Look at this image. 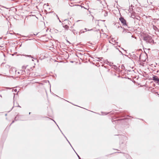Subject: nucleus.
I'll use <instances>...</instances> for the list:
<instances>
[{
	"label": "nucleus",
	"mask_w": 159,
	"mask_h": 159,
	"mask_svg": "<svg viewBox=\"0 0 159 159\" xmlns=\"http://www.w3.org/2000/svg\"><path fill=\"white\" fill-rule=\"evenodd\" d=\"M14 106H15V107H20L19 105H16L15 106V103H14Z\"/></svg>",
	"instance_id": "9b49d317"
},
{
	"label": "nucleus",
	"mask_w": 159,
	"mask_h": 159,
	"mask_svg": "<svg viewBox=\"0 0 159 159\" xmlns=\"http://www.w3.org/2000/svg\"><path fill=\"white\" fill-rule=\"evenodd\" d=\"M122 138L124 139H126L127 138L123 136Z\"/></svg>",
	"instance_id": "f8f14e48"
},
{
	"label": "nucleus",
	"mask_w": 159,
	"mask_h": 159,
	"mask_svg": "<svg viewBox=\"0 0 159 159\" xmlns=\"http://www.w3.org/2000/svg\"><path fill=\"white\" fill-rule=\"evenodd\" d=\"M152 79L154 81H157V83L159 84V78L157 76H153Z\"/></svg>",
	"instance_id": "7ed1b4c3"
},
{
	"label": "nucleus",
	"mask_w": 159,
	"mask_h": 159,
	"mask_svg": "<svg viewBox=\"0 0 159 159\" xmlns=\"http://www.w3.org/2000/svg\"><path fill=\"white\" fill-rule=\"evenodd\" d=\"M27 56L28 57H32L31 55H27Z\"/></svg>",
	"instance_id": "2eb2a0df"
},
{
	"label": "nucleus",
	"mask_w": 159,
	"mask_h": 159,
	"mask_svg": "<svg viewBox=\"0 0 159 159\" xmlns=\"http://www.w3.org/2000/svg\"><path fill=\"white\" fill-rule=\"evenodd\" d=\"M13 90H14V91L15 92H16L17 91V89H13Z\"/></svg>",
	"instance_id": "ddd939ff"
},
{
	"label": "nucleus",
	"mask_w": 159,
	"mask_h": 159,
	"mask_svg": "<svg viewBox=\"0 0 159 159\" xmlns=\"http://www.w3.org/2000/svg\"><path fill=\"white\" fill-rule=\"evenodd\" d=\"M125 53H127V52H126V51H125Z\"/></svg>",
	"instance_id": "aec40b11"
},
{
	"label": "nucleus",
	"mask_w": 159,
	"mask_h": 159,
	"mask_svg": "<svg viewBox=\"0 0 159 159\" xmlns=\"http://www.w3.org/2000/svg\"><path fill=\"white\" fill-rule=\"evenodd\" d=\"M132 37H133V35H132Z\"/></svg>",
	"instance_id": "a878e982"
},
{
	"label": "nucleus",
	"mask_w": 159,
	"mask_h": 159,
	"mask_svg": "<svg viewBox=\"0 0 159 159\" xmlns=\"http://www.w3.org/2000/svg\"><path fill=\"white\" fill-rule=\"evenodd\" d=\"M120 52L121 53V54L123 55H124L122 53V52H121V51H120Z\"/></svg>",
	"instance_id": "a211bd4d"
},
{
	"label": "nucleus",
	"mask_w": 159,
	"mask_h": 159,
	"mask_svg": "<svg viewBox=\"0 0 159 159\" xmlns=\"http://www.w3.org/2000/svg\"><path fill=\"white\" fill-rule=\"evenodd\" d=\"M67 141L70 144V142H69V141H68V140L66 139Z\"/></svg>",
	"instance_id": "6ab92c4d"
},
{
	"label": "nucleus",
	"mask_w": 159,
	"mask_h": 159,
	"mask_svg": "<svg viewBox=\"0 0 159 159\" xmlns=\"http://www.w3.org/2000/svg\"><path fill=\"white\" fill-rule=\"evenodd\" d=\"M14 122V120H13V121H12V123H11V125H11V124H12Z\"/></svg>",
	"instance_id": "dca6fc26"
},
{
	"label": "nucleus",
	"mask_w": 159,
	"mask_h": 159,
	"mask_svg": "<svg viewBox=\"0 0 159 159\" xmlns=\"http://www.w3.org/2000/svg\"><path fill=\"white\" fill-rule=\"evenodd\" d=\"M125 56H128L127 55H124Z\"/></svg>",
	"instance_id": "b1692460"
},
{
	"label": "nucleus",
	"mask_w": 159,
	"mask_h": 159,
	"mask_svg": "<svg viewBox=\"0 0 159 159\" xmlns=\"http://www.w3.org/2000/svg\"><path fill=\"white\" fill-rule=\"evenodd\" d=\"M85 30H87V29H86V28H85Z\"/></svg>",
	"instance_id": "412c9836"
},
{
	"label": "nucleus",
	"mask_w": 159,
	"mask_h": 159,
	"mask_svg": "<svg viewBox=\"0 0 159 159\" xmlns=\"http://www.w3.org/2000/svg\"><path fill=\"white\" fill-rule=\"evenodd\" d=\"M107 114H105V115H106Z\"/></svg>",
	"instance_id": "bb28decb"
},
{
	"label": "nucleus",
	"mask_w": 159,
	"mask_h": 159,
	"mask_svg": "<svg viewBox=\"0 0 159 159\" xmlns=\"http://www.w3.org/2000/svg\"><path fill=\"white\" fill-rule=\"evenodd\" d=\"M30 113H31V112H29V114H30Z\"/></svg>",
	"instance_id": "4be33fe9"
},
{
	"label": "nucleus",
	"mask_w": 159,
	"mask_h": 159,
	"mask_svg": "<svg viewBox=\"0 0 159 159\" xmlns=\"http://www.w3.org/2000/svg\"><path fill=\"white\" fill-rule=\"evenodd\" d=\"M79 159H81L80 157H79Z\"/></svg>",
	"instance_id": "393cba45"
},
{
	"label": "nucleus",
	"mask_w": 159,
	"mask_h": 159,
	"mask_svg": "<svg viewBox=\"0 0 159 159\" xmlns=\"http://www.w3.org/2000/svg\"><path fill=\"white\" fill-rule=\"evenodd\" d=\"M78 157L79 158L80 157L78 155Z\"/></svg>",
	"instance_id": "5701e85b"
},
{
	"label": "nucleus",
	"mask_w": 159,
	"mask_h": 159,
	"mask_svg": "<svg viewBox=\"0 0 159 159\" xmlns=\"http://www.w3.org/2000/svg\"><path fill=\"white\" fill-rule=\"evenodd\" d=\"M28 66H23L22 67V69L24 70V69H26V68Z\"/></svg>",
	"instance_id": "6e6552de"
},
{
	"label": "nucleus",
	"mask_w": 159,
	"mask_h": 159,
	"mask_svg": "<svg viewBox=\"0 0 159 159\" xmlns=\"http://www.w3.org/2000/svg\"><path fill=\"white\" fill-rule=\"evenodd\" d=\"M107 12H105V14H104V16H107Z\"/></svg>",
	"instance_id": "9d476101"
},
{
	"label": "nucleus",
	"mask_w": 159,
	"mask_h": 159,
	"mask_svg": "<svg viewBox=\"0 0 159 159\" xmlns=\"http://www.w3.org/2000/svg\"><path fill=\"white\" fill-rule=\"evenodd\" d=\"M63 27L64 28H65V29L66 30H67L69 28V26L67 25H65L64 26H63Z\"/></svg>",
	"instance_id": "0eeeda50"
},
{
	"label": "nucleus",
	"mask_w": 159,
	"mask_h": 159,
	"mask_svg": "<svg viewBox=\"0 0 159 159\" xmlns=\"http://www.w3.org/2000/svg\"><path fill=\"white\" fill-rule=\"evenodd\" d=\"M150 39V37L149 36H144L143 38V39L144 40H149Z\"/></svg>",
	"instance_id": "20e7f679"
},
{
	"label": "nucleus",
	"mask_w": 159,
	"mask_h": 159,
	"mask_svg": "<svg viewBox=\"0 0 159 159\" xmlns=\"http://www.w3.org/2000/svg\"><path fill=\"white\" fill-rule=\"evenodd\" d=\"M73 6H78L79 7H82V6H81V5H78V4H75V5H73Z\"/></svg>",
	"instance_id": "1a4fd4ad"
},
{
	"label": "nucleus",
	"mask_w": 159,
	"mask_h": 159,
	"mask_svg": "<svg viewBox=\"0 0 159 159\" xmlns=\"http://www.w3.org/2000/svg\"><path fill=\"white\" fill-rule=\"evenodd\" d=\"M16 74H17V75L18 74V75H23L25 73V71H23L22 70H19L18 71H16Z\"/></svg>",
	"instance_id": "f03ea898"
},
{
	"label": "nucleus",
	"mask_w": 159,
	"mask_h": 159,
	"mask_svg": "<svg viewBox=\"0 0 159 159\" xmlns=\"http://www.w3.org/2000/svg\"><path fill=\"white\" fill-rule=\"evenodd\" d=\"M57 16V18H58V19L59 20V22H61V21L59 20V17H58V16L57 15V16Z\"/></svg>",
	"instance_id": "4468645a"
},
{
	"label": "nucleus",
	"mask_w": 159,
	"mask_h": 159,
	"mask_svg": "<svg viewBox=\"0 0 159 159\" xmlns=\"http://www.w3.org/2000/svg\"><path fill=\"white\" fill-rule=\"evenodd\" d=\"M107 64L111 66H112L113 63L111 62L108 61H107Z\"/></svg>",
	"instance_id": "39448f33"
},
{
	"label": "nucleus",
	"mask_w": 159,
	"mask_h": 159,
	"mask_svg": "<svg viewBox=\"0 0 159 159\" xmlns=\"http://www.w3.org/2000/svg\"><path fill=\"white\" fill-rule=\"evenodd\" d=\"M112 68H113L115 70H117V69H118V67H117V66H116V65H113L112 66Z\"/></svg>",
	"instance_id": "423d86ee"
},
{
	"label": "nucleus",
	"mask_w": 159,
	"mask_h": 159,
	"mask_svg": "<svg viewBox=\"0 0 159 159\" xmlns=\"http://www.w3.org/2000/svg\"><path fill=\"white\" fill-rule=\"evenodd\" d=\"M120 20L123 25L124 26H127L126 21L125 20L123 17H121L120 18Z\"/></svg>",
	"instance_id": "f257e3e1"
},
{
	"label": "nucleus",
	"mask_w": 159,
	"mask_h": 159,
	"mask_svg": "<svg viewBox=\"0 0 159 159\" xmlns=\"http://www.w3.org/2000/svg\"><path fill=\"white\" fill-rule=\"evenodd\" d=\"M93 30V29L88 30V31H91V30Z\"/></svg>",
	"instance_id": "f3484780"
}]
</instances>
